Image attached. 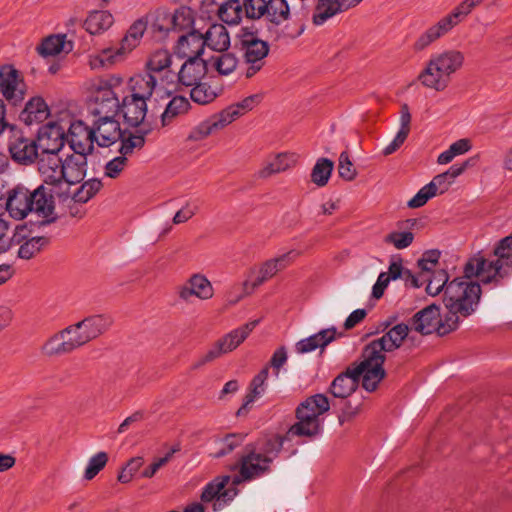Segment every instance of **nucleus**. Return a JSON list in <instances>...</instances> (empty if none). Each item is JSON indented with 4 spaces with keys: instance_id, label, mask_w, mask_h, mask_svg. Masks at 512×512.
Segmentation results:
<instances>
[{
    "instance_id": "obj_62",
    "label": "nucleus",
    "mask_w": 512,
    "mask_h": 512,
    "mask_svg": "<svg viewBox=\"0 0 512 512\" xmlns=\"http://www.w3.org/2000/svg\"><path fill=\"white\" fill-rule=\"evenodd\" d=\"M452 183L453 181L444 172L436 175L428 185L434 190L436 195L437 193L443 194L446 192Z\"/></svg>"
},
{
    "instance_id": "obj_15",
    "label": "nucleus",
    "mask_w": 512,
    "mask_h": 512,
    "mask_svg": "<svg viewBox=\"0 0 512 512\" xmlns=\"http://www.w3.org/2000/svg\"><path fill=\"white\" fill-rule=\"evenodd\" d=\"M92 130L94 142L100 147H110L123 137V129L116 117H98Z\"/></svg>"
},
{
    "instance_id": "obj_1",
    "label": "nucleus",
    "mask_w": 512,
    "mask_h": 512,
    "mask_svg": "<svg viewBox=\"0 0 512 512\" xmlns=\"http://www.w3.org/2000/svg\"><path fill=\"white\" fill-rule=\"evenodd\" d=\"M480 296L479 283L465 280V277L455 278L443 294V303L447 309L444 319L440 317L439 306L431 304L411 318V329L422 335L436 332L444 336L458 328L461 317H468L476 310Z\"/></svg>"
},
{
    "instance_id": "obj_53",
    "label": "nucleus",
    "mask_w": 512,
    "mask_h": 512,
    "mask_svg": "<svg viewBox=\"0 0 512 512\" xmlns=\"http://www.w3.org/2000/svg\"><path fill=\"white\" fill-rule=\"evenodd\" d=\"M244 439L245 435L240 433L228 434L219 441V449L215 452L214 457L220 458L230 454L243 443Z\"/></svg>"
},
{
    "instance_id": "obj_47",
    "label": "nucleus",
    "mask_w": 512,
    "mask_h": 512,
    "mask_svg": "<svg viewBox=\"0 0 512 512\" xmlns=\"http://www.w3.org/2000/svg\"><path fill=\"white\" fill-rule=\"evenodd\" d=\"M478 5H480L479 0H463L451 13L443 17V19L449 27L453 29Z\"/></svg>"
},
{
    "instance_id": "obj_19",
    "label": "nucleus",
    "mask_w": 512,
    "mask_h": 512,
    "mask_svg": "<svg viewBox=\"0 0 512 512\" xmlns=\"http://www.w3.org/2000/svg\"><path fill=\"white\" fill-rule=\"evenodd\" d=\"M5 209L12 218L24 219L31 212L30 190L20 184L9 189L5 196Z\"/></svg>"
},
{
    "instance_id": "obj_40",
    "label": "nucleus",
    "mask_w": 512,
    "mask_h": 512,
    "mask_svg": "<svg viewBox=\"0 0 512 512\" xmlns=\"http://www.w3.org/2000/svg\"><path fill=\"white\" fill-rule=\"evenodd\" d=\"M113 16L108 11H94L85 20V29L92 35L100 34L111 27Z\"/></svg>"
},
{
    "instance_id": "obj_32",
    "label": "nucleus",
    "mask_w": 512,
    "mask_h": 512,
    "mask_svg": "<svg viewBox=\"0 0 512 512\" xmlns=\"http://www.w3.org/2000/svg\"><path fill=\"white\" fill-rule=\"evenodd\" d=\"M205 46L217 52H225L230 47V36L222 24H213L203 34Z\"/></svg>"
},
{
    "instance_id": "obj_36",
    "label": "nucleus",
    "mask_w": 512,
    "mask_h": 512,
    "mask_svg": "<svg viewBox=\"0 0 512 512\" xmlns=\"http://www.w3.org/2000/svg\"><path fill=\"white\" fill-rule=\"evenodd\" d=\"M345 12L342 0H318L312 17L313 24L320 26L333 16Z\"/></svg>"
},
{
    "instance_id": "obj_21",
    "label": "nucleus",
    "mask_w": 512,
    "mask_h": 512,
    "mask_svg": "<svg viewBox=\"0 0 512 512\" xmlns=\"http://www.w3.org/2000/svg\"><path fill=\"white\" fill-rule=\"evenodd\" d=\"M207 73V63L202 58H190L181 65L179 71H176V78L171 87L178 85L193 86L200 82Z\"/></svg>"
},
{
    "instance_id": "obj_5",
    "label": "nucleus",
    "mask_w": 512,
    "mask_h": 512,
    "mask_svg": "<svg viewBox=\"0 0 512 512\" xmlns=\"http://www.w3.org/2000/svg\"><path fill=\"white\" fill-rule=\"evenodd\" d=\"M495 261H488L483 256L477 255L466 263L464 267L465 280L471 281L472 277H479L483 284L494 283L495 286L509 275L506 269H512V235L500 240L494 249Z\"/></svg>"
},
{
    "instance_id": "obj_64",
    "label": "nucleus",
    "mask_w": 512,
    "mask_h": 512,
    "mask_svg": "<svg viewBox=\"0 0 512 512\" xmlns=\"http://www.w3.org/2000/svg\"><path fill=\"white\" fill-rule=\"evenodd\" d=\"M360 411V405L352 406L350 402H346L338 415L340 425L353 420Z\"/></svg>"
},
{
    "instance_id": "obj_24",
    "label": "nucleus",
    "mask_w": 512,
    "mask_h": 512,
    "mask_svg": "<svg viewBox=\"0 0 512 512\" xmlns=\"http://www.w3.org/2000/svg\"><path fill=\"white\" fill-rule=\"evenodd\" d=\"M241 49L247 63H263L269 53V45L253 32H243L240 35Z\"/></svg>"
},
{
    "instance_id": "obj_31",
    "label": "nucleus",
    "mask_w": 512,
    "mask_h": 512,
    "mask_svg": "<svg viewBox=\"0 0 512 512\" xmlns=\"http://www.w3.org/2000/svg\"><path fill=\"white\" fill-rule=\"evenodd\" d=\"M269 376V366H265L254 376L250 383V391L245 396L242 406L237 411V416L245 415L251 405L258 397H261L267 388V379Z\"/></svg>"
},
{
    "instance_id": "obj_63",
    "label": "nucleus",
    "mask_w": 512,
    "mask_h": 512,
    "mask_svg": "<svg viewBox=\"0 0 512 512\" xmlns=\"http://www.w3.org/2000/svg\"><path fill=\"white\" fill-rule=\"evenodd\" d=\"M287 358V351L284 346L278 348L273 353L269 366L273 368L276 377L279 376V370L286 363Z\"/></svg>"
},
{
    "instance_id": "obj_2",
    "label": "nucleus",
    "mask_w": 512,
    "mask_h": 512,
    "mask_svg": "<svg viewBox=\"0 0 512 512\" xmlns=\"http://www.w3.org/2000/svg\"><path fill=\"white\" fill-rule=\"evenodd\" d=\"M285 441H289L285 435L270 434L247 444L239 461L233 467L239 471L233 478V484L250 482L270 474Z\"/></svg>"
},
{
    "instance_id": "obj_11",
    "label": "nucleus",
    "mask_w": 512,
    "mask_h": 512,
    "mask_svg": "<svg viewBox=\"0 0 512 512\" xmlns=\"http://www.w3.org/2000/svg\"><path fill=\"white\" fill-rule=\"evenodd\" d=\"M69 191L53 189L47 185H39L34 191H30L31 212L41 218V224H50L57 220L55 212V197L67 198Z\"/></svg>"
},
{
    "instance_id": "obj_20",
    "label": "nucleus",
    "mask_w": 512,
    "mask_h": 512,
    "mask_svg": "<svg viewBox=\"0 0 512 512\" xmlns=\"http://www.w3.org/2000/svg\"><path fill=\"white\" fill-rule=\"evenodd\" d=\"M214 289L208 278L202 274H193L185 284L178 288V296L185 302H190L195 296L201 300L211 299Z\"/></svg>"
},
{
    "instance_id": "obj_35",
    "label": "nucleus",
    "mask_w": 512,
    "mask_h": 512,
    "mask_svg": "<svg viewBox=\"0 0 512 512\" xmlns=\"http://www.w3.org/2000/svg\"><path fill=\"white\" fill-rule=\"evenodd\" d=\"M147 29V22L144 19L136 20L128 29L126 35L121 41L120 48L116 51L115 56L123 55L132 51L142 39Z\"/></svg>"
},
{
    "instance_id": "obj_56",
    "label": "nucleus",
    "mask_w": 512,
    "mask_h": 512,
    "mask_svg": "<svg viewBox=\"0 0 512 512\" xmlns=\"http://www.w3.org/2000/svg\"><path fill=\"white\" fill-rule=\"evenodd\" d=\"M338 173L345 181H352L357 176V171L349 158L347 151H343L338 159Z\"/></svg>"
},
{
    "instance_id": "obj_33",
    "label": "nucleus",
    "mask_w": 512,
    "mask_h": 512,
    "mask_svg": "<svg viewBox=\"0 0 512 512\" xmlns=\"http://www.w3.org/2000/svg\"><path fill=\"white\" fill-rule=\"evenodd\" d=\"M260 320L248 322L219 339L224 352L229 353L236 349L259 324Z\"/></svg>"
},
{
    "instance_id": "obj_61",
    "label": "nucleus",
    "mask_w": 512,
    "mask_h": 512,
    "mask_svg": "<svg viewBox=\"0 0 512 512\" xmlns=\"http://www.w3.org/2000/svg\"><path fill=\"white\" fill-rule=\"evenodd\" d=\"M127 158L120 155L110 160L105 166V175L109 178H116L124 169Z\"/></svg>"
},
{
    "instance_id": "obj_27",
    "label": "nucleus",
    "mask_w": 512,
    "mask_h": 512,
    "mask_svg": "<svg viewBox=\"0 0 512 512\" xmlns=\"http://www.w3.org/2000/svg\"><path fill=\"white\" fill-rule=\"evenodd\" d=\"M125 121L134 127L143 123L147 115V101L133 95L126 96L120 103Z\"/></svg>"
},
{
    "instance_id": "obj_57",
    "label": "nucleus",
    "mask_w": 512,
    "mask_h": 512,
    "mask_svg": "<svg viewBox=\"0 0 512 512\" xmlns=\"http://www.w3.org/2000/svg\"><path fill=\"white\" fill-rule=\"evenodd\" d=\"M223 354H226V352H224V348L218 340L203 356L199 358V360L193 365V368L198 369L201 366L214 361Z\"/></svg>"
},
{
    "instance_id": "obj_17",
    "label": "nucleus",
    "mask_w": 512,
    "mask_h": 512,
    "mask_svg": "<svg viewBox=\"0 0 512 512\" xmlns=\"http://www.w3.org/2000/svg\"><path fill=\"white\" fill-rule=\"evenodd\" d=\"M63 161L58 153L40 154L38 169L43 177L42 185L63 190Z\"/></svg>"
},
{
    "instance_id": "obj_6",
    "label": "nucleus",
    "mask_w": 512,
    "mask_h": 512,
    "mask_svg": "<svg viewBox=\"0 0 512 512\" xmlns=\"http://www.w3.org/2000/svg\"><path fill=\"white\" fill-rule=\"evenodd\" d=\"M329 399L324 394H315L306 398L296 408V419L286 432L285 437L290 441L293 437H315L323 430L321 416L329 411Z\"/></svg>"
},
{
    "instance_id": "obj_39",
    "label": "nucleus",
    "mask_w": 512,
    "mask_h": 512,
    "mask_svg": "<svg viewBox=\"0 0 512 512\" xmlns=\"http://www.w3.org/2000/svg\"><path fill=\"white\" fill-rule=\"evenodd\" d=\"M226 127L224 123H222V118L219 113L211 116L205 121L199 123L195 126L187 136L188 141H201L207 138L214 131L222 129Z\"/></svg>"
},
{
    "instance_id": "obj_51",
    "label": "nucleus",
    "mask_w": 512,
    "mask_h": 512,
    "mask_svg": "<svg viewBox=\"0 0 512 512\" xmlns=\"http://www.w3.org/2000/svg\"><path fill=\"white\" fill-rule=\"evenodd\" d=\"M164 20H167L175 31L190 29L194 23L191 10L186 8L176 10L173 15L165 17Z\"/></svg>"
},
{
    "instance_id": "obj_48",
    "label": "nucleus",
    "mask_w": 512,
    "mask_h": 512,
    "mask_svg": "<svg viewBox=\"0 0 512 512\" xmlns=\"http://www.w3.org/2000/svg\"><path fill=\"white\" fill-rule=\"evenodd\" d=\"M49 243L45 236H36L26 240L18 249V257L29 260L37 255Z\"/></svg>"
},
{
    "instance_id": "obj_4",
    "label": "nucleus",
    "mask_w": 512,
    "mask_h": 512,
    "mask_svg": "<svg viewBox=\"0 0 512 512\" xmlns=\"http://www.w3.org/2000/svg\"><path fill=\"white\" fill-rule=\"evenodd\" d=\"M391 325L392 321L381 322L378 329L382 332L387 331L381 337L368 343L361 354V358L365 360V363H368L372 367L369 372L370 375L366 377V385L371 388H373L370 382L371 379L383 380L386 375L383 368L386 359L385 353L400 348L403 341L408 336L409 326L407 324L400 323L389 328Z\"/></svg>"
},
{
    "instance_id": "obj_10",
    "label": "nucleus",
    "mask_w": 512,
    "mask_h": 512,
    "mask_svg": "<svg viewBox=\"0 0 512 512\" xmlns=\"http://www.w3.org/2000/svg\"><path fill=\"white\" fill-rule=\"evenodd\" d=\"M1 135L6 137L7 149L13 161L27 165L39 158L40 152L37 142L26 137L24 132L16 126L9 125L6 122V127Z\"/></svg>"
},
{
    "instance_id": "obj_16",
    "label": "nucleus",
    "mask_w": 512,
    "mask_h": 512,
    "mask_svg": "<svg viewBox=\"0 0 512 512\" xmlns=\"http://www.w3.org/2000/svg\"><path fill=\"white\" fill-rule=\"evenodd\" d=\"M94 133L83 121H73L68 129L66 140L74 153L91 154L94 150Z\"/></svg>"
},
{
    "instance_id": "obj_30",
    "label": "nucleus",
    "mask_w": 512,
    "mask_h": 512,
    "mask_svg": "<svg viewBox=\"0 0 512 512\" xmlns=\"http://www.w3.org/2000/svg\"><path fill=\"white\" fill-rule=\"evenodd\" d=\"M131 95L149 100L157 86H160V80L150 73L136 74L129 81Z\"/></svg>"
},
{
    "instance_id": "obj_28",
    "label": "nucleus",
    "mask_w": 512,
    "mask_h": 512,
    "mask_svg": "<svg viewBox=\"0 0 512 512\" xmlns=\"http://www.w3.org/2000/svg\"><path fill=\"white\" fill-rule=\"evenodd\" d=\"M50 114L48 105L40 96L32 97L20 113V120L31 126L44 122Z\"/></svg>"
},
{
    "instance_id": "obj_59",
    "label": "nucleus",
    "mask_w": 512,
    "mask_h": 512,
    "mask_svg": "<svg viewBox=\"0 0 512 512\" xmlns=\"http://www.w3.org/2000/svg\"><path fill=\"white\" fill-rule=\"evenodd\" d=\"M198 211V206L195 203L187 202L180 210H178L173 217V224L179 225L187 222Z\"/></svg>"
},
{
    "instance_id": "obj_38",
    "label": "nucleus",
    "mask_w": 512,
    "mask_h": 512,
    "mask_svg": "<svg viewBox=\"0 0 512 512\" xmlns=\"http://www.w3.org/2000/svg\"><path fill=\"white\" fill-rule=\"evenodd\" d=\"M452 29L449 25L441 18L435 25L428 28L424 31L415 41L414 49L416 51H422L426 49L429 45L435 42L440 37L447 34Z\"/></svg>"
},
{
    "instance_id": "obj_14",
    "label": "nucleus",
    "mask_w": 512,
    "mask_h": 512,
    "mask_svg": "<svg viewBox=\"0 0 512 512\" xmlns=\"http://www.w3.org/2000/svg\"><path fill=\"white\" fill-rule=\"evenodd\" d=\"M173 56L168 50H157L146 63L147 72L160 80V86L169 89L174 84L176 71L172 68Z\"/></svg>"
},
{
    "instance_id": "obj_12",
    "label": "nucleus",
    "mask_w": 512,
    "mask_h": 512,
    "mask_svg": "<svg viewBox=\"0 0 512 512\" xmlns=\"http://www.w3.org/2000/svg\"><path fill=\"white\" fill-rule=\"evenodd\" d=\"M0 94L13 106L20 105L27 94V85L21 72L11 64L0 66Z\"/></svg>"
},
{
    "instance_id": "obj_25",
    "label": "nucleus",
    "mask_w": 512,
    "mask_h": 512,
    "mask_svg": "<svg viewBox=\"0 0 512 512\" xmlns=\"http://www.w3.org/2000/svg\"><path fill=\"white\" fill-rule=\"evenodd\" d=\"M204 48L205 40L203 34L197 30H191L179 37L175 51L181 58H201Z\"/></svg>"
},
{
    "instance_id": "obj_45",
    "label": "nucleus",
    "mask_w": 512,
    "mask_h": 512,
    "mask_svg": "<svg viewBox=\"0 0 512 512\" xmlns=\"http://www.w3.org/2000/svg\"><path fill=\"white\" fill-rule=\"evenodd\" d=\"M334 169V163L328 158H319L311 171V181L318 187L325 186Z\"/></svg>"
},
{
    "instance_id": "obj_23",
    "label": "nucleus",
    "mask_w": 512,
    "mask_h": 512,
    "mask_svg": "<svg viewBox=\"0 0 512 512\" xmlns=\"http://www.w3.org/2000/svg\"><path fill=\"white\" fill-rule=\"evenodd\" d=\"M451 77L446 73L438 62L431 57L425 69L419 74L420 83L429 89L443 91L447 88Z\"/></svg>"
},
{
    "instance_id": "obj_44",
    "label": "nucleus",
    "mask_w": 512,
    "mask_h": 512,
    "mask_svg": "<svg viewBox=\"0 0 512 512\" xmlns=\"http://www.w3.org/2000/svg\"><path fill=\"white\" fill-rule=\"evenodd\" d=\"M66 41L64 35L49 36L37 47V51L40 55L54 56L62 51H70L72 49L71 43H68V49L66 48Z\"/></svg>"
},
{
    "instance_id": "obj_42",
    "label": "nucleus",
    "mask_w": 512,
    "mask_h": 512,
    "mask_svg": "<svg viewBox=\"0 0 512 512\" xmlns=\"http://www.w3.org/2000/svg\"><path fill=\"white\" fill-rule=\"evenodd\" d=\"M190 103L187 98L183 96H174L166 105L164 111L161 113L162 126L169 125L172 120L188 111Z\"/></svg>"
},
{
    "instance_id": "obj_26",
    "label": "nucleus",
    "mask_w": 512,
    "mask_h": 512,
    "mask_svg": "<svg viewBox=\"0 0 512 512\" xmlns=\"http://www.w3.org/2000/svg\"><path fill=\"white\" fill-rule=\"evenodd\" d=\"M336 334L337 332L334 327L322 329L318 333L298 341L295 344V351L298 354H306L318 348L323 350L328 344L335 340Z\"/></svg>"
},
{
    "instance_id": "obj_43",
    "label": "nucleus",
    "mask_w": 512,
    "mask_h": 512,
    "mask_svg": "<svg viewBox=\"0 0 512 512\" xmlns=\"http://www.w3.org/2000/svg\"><path fill=\"white\" fill-rule=\"evenodd\" d=\"M448 280V273L444 269H438L431 275L422 277V282L427 283L426 292L431 296H437L442 291L445 293L447 286L452 282Z\"/></svg>"
},
{
    "instance_id": "obj_3",
    "label": "nucleus",
    "mask_w": 512,
    "mask_h": 512,
    "mask_svg": "<svg viewBox=\"0 0 512 512\" xmlns=\"http://www.w3.org/2000/svg\"><path fill=\"white\" fill-rule=\"evenodd\" d=\"M111 324L112 321L108 316H89L52 336L44 344L43 351L49 356L71 353L98 338L109 329Z\"/></svg>"
},
{
    "instance_id": "obj_41",
    "label": "nucleus",
    "mask_w": 512,
    "mask_h": 512,
    "mask_svg": "<svg viewBox=\"0 0 512 512\" xmlns=\"http://www.w3.org/2000/svg\"><path fill=\"white\" fill-rule=\"evenodd\" d=\"M438 64L445 69L446 73L451 77L458 71L464 63V54L458 50H446L442 53L432 56Z\"/></svg>"
},
{
    "instance_id": "obj_50",
    "label": "nucleus",
    "mask_w": 512,
    "mask_h": 512,
    "mask_svg": "<svg viewBox=\"0 0 512 512\" xmlns=\"http://www.w3.org/2000/svg\"><path fill=\"white\" fill-rule=\"evenodd\" d=\"M119 141V153L124 157L132 154L135 149H141L145 144L143 135H136L127 130H123V137Z\"/></svg>"
},
{
    "instance_id": "obj_55",
    "label": "nucleus",
    "mask_w": 512,
    "mask_h": 512,
    "mask_svg": "<svg viewBox=\"0 0 512 512\" xmlns=\"http://www.w3.org/2000/svg\"><path fill=\"white\" fill-rule=\"evenodd\" d=\"M414 240V234L410 231H393L387 234L384 238V242L392 244L396 249H405L409 247Z\"/></svg>"
},
{
    "instance_id": "obj_29",
    "label": "nucleus",
    "mask_w": 512,
    "mask_h": 512,
    "mask_svg": "<svg viewBox=\"0 0 512 512\" xmlns=\"http://www.w3.org/2000/svg\"><path fill=\"white\" fill-rule=\"evenodd\" d=\"M262 100L261 94H253L245 97L241 101L231 104L223 109L219 115L222 123L226 126L238 119L240 116L254 109Z\"/></svg>"
},
{
    "instance_id": "obj_9",
    "label": "nucleus",
    "mask_w": 512,
    "mask_h": 512,
    "mask_svg": "<svg viewBox=\"0 0 512 512\" xmlns=\"http://www.w3.org/2000/svg\"><path fill=\"white\" fill-rule=\"evenodd\" d=\"M244 11L250 20L264 19L275 26L290 19L287 0H244Z\"/></svg>"
},
{
    "instance_id": "obj_52",
    "label": "nucleus",
    "mask_w": 512,
    "mask_h": 512,
    "mask_svg": "<svg viewBox=\"0 0 512 512\" xmlns=\"http://www.w3.org/2000/svg\"><path fill=\"white\" fill-rule=\"evenodd\" d=\"M238 65V59L233 53L224 52L213 58V66L221 75H230Z\"/></svg>"
},
{
    "instance_id": "obj_22",
    "label": "nucleus",
    "mask_w": 512,
    "mask_h": 512,
    "mask_svg": "<svg viewBox=\"0 0 512 512\" xmlns=\"http://www.w3.org/2000/svg\"><path fill=\"white\" fill-rule=\"evenodd\" d=\"M87 154L73 153L63 161V190L68 191L69 186L80 183L87 172Z\"/></svg>"
},
{
    "instance_id": "obj_8",
    "label": "nucleus",
    "mask_w": 512,
    "mask_h": 512,
    "mask_svg": "<svg viewBox=\"0 0 512 512\" xmlns=\"http://www.w3.org/2000/svg\"><path fill=\"white\" fill-rule=\"evenodd\" d=\"M371 369L372 367L368 363H365V360L361 358L359 363H353L332 381L329 387V392L335 398H348L358 388L360 378H362V387L366 391H375L382 380L371 379L370 382L372 383L373 388L367 386L366 377L370 375L369 372Z\"/></svg>"
},
{
    "instance_id": "obj_37",
    "label": "nucleus",
    "mask_w": 512,
    "mask_h": 512,
    "mask_svg": "<svg viewBox=\"0 0 512 512\" xmlns=\"http://www.w3.org/2000/svg\"><path fill=\"white\" fill-rule=\"evenodd\" d=\"M244 11V0H226L223 2L217 11L219 19L228 25H238Z\"/></svg>"
},
{
    "instance_id": "obj_18",
    "label": "nucleus",
    "mask_w": 512,
    "mask_h": 512,
    "mask_svg": "<svg viewBox=\"0 0 512 512\" xmlns=\"http://www.w3.org/2000/svg\"><path fill=\"white\" fill-rule=\"evenodd\" d=\"M65 129L56 122H49L38 131L37 144L40 154L58 153L65 143Z\"/></svg>"
},
{
    "instance_id": "obj_7",
    "label": "nucleus",
    "mask_w": 512,
    "mask_h": 512,
    "mask_svg": "<svg viewBox=\"0 0 512 512\" xmlns=\"http://www.w3.org/2000/svg\"><path fill=\"white\" fill-rule=\"evenodd\" d=\"M122 85L123 78L116 75L95 81L90 99L91 113L96 117H116L120 110Z\"/></svg>"
},
{
    "instance_id": "obj_34",
    "label": "nucleus",
    "mask_w": 512,
    "mask_h": 512,
    "mask_svg": "<svg viewBox=\"0 0 512 512\" xmlns=\"http://www.w3.org/2000/svg\"><path fill=\"white\" fill-rule=\"evenodd\" d=\"M296 163V156L289 153H279L272 160L266 162L258 171L259 178H268L273 174L281 173L293 167Z\"/></svg>"
},
{
    "instance_id": "obj_13",
    "label": "nucleus",
    "mask_w": 512,
    "mask_h": 512,
    "mask_svg": "<svg viewBox=\"0 0 512 512\" xmlns=\"http://www.w3.org/2000/svg\"><path fill=\"white\" fill-rule=\"evenodd\" d=\"M229 481L230 476L217 477L203 488L201 501L204 503L212 502L214 512L222 510L237 495V489L233 483L231 487H226Z\"/></svg>"
},
{
    "instance_id": "obj_60",
    "label": "nucleus",
    "mask_w": 512,
    "mask_h": 512,
    "mask_svg": "<svg viewBox=\"0 0 512 512\" xmlns=\"http://www.w3.org/2000/svg\"><path fill=\"white\" fill-rule=\"evenodd\" d=\"M179 451V447L176 446L171 449L170 452H168L164 457H161L157 460H155L151 465H149L147 468H145L142 472V477L144 478H152L156 472L164 466L172 457V455Z\"/></svg>"
},
{
    "instance_id": "obj_49",
    "label": "nucleus",
    "mask_w": 512,
    "mask_h": 512,
    "mask_svg": "<svg viewBox=\"0 0 512 512\" xmlns=\"http://www.w3.org/2000/svg\"><path fill=\"white\" fill-rule=\"evenodd\" d=\"M218 93L209 84L198 82L193 85L190 91L191 99L198 104L205 105L214 101Z\"/></svg>"
},
{
    "instance_id": "obj_46",
    "label": "nucleus",
    "mask_w": 512,
    "mask_h": 512,
    "mask_svg": "<svg viewBox=\"0 0 512 512\" xmlns=\"http://www.w3.org/2000/svg\"><path fill=\"white\" fill-rule=\"evenodd\" d=\"M278 271H281L273 259L266 261L259 270V275L252 282L245 281L243 283L244 294L248 295L254 291L255 288L262 285L266 280L272 278Z\"/></svg>"
},
{
    "instance_id": "obj_58",
    "label": "nucleus",
    "mask_w": 512,
    "mask_h": 512,
    "mask_svg": "<svg viewBox=\"0 0 512 512\" xmlns=\"http://www.w3.org/2000/svg\"><path fill=\"white\" fill-rule=\"evenodd\" d=\"M435 196L434 190L426 184L423 186L416 195L408 201V207L410 208H419L424 206L429 199Z\"/></svg>"
},
{
    "instance_id": "obj_54",
    "label": "nucleus",
    "mask_w": 512,
    "mask_h": 512,
    "mask_svg": "<svg viewBox=\"0 0 512 512\" xmlns=\"http://www.w3.org/2000/svg\"><path fill=\"white\" fill-rule=\"evenodd\" d=\"M108 455L106 452H98L92 456L85 469L84 478L86 480L93 479L107 464Z\"/></svg>"
}]
</instances>
